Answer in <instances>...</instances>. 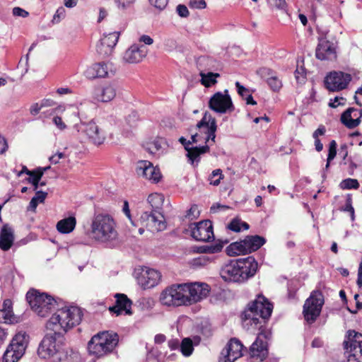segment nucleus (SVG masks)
Instances as JSON below:
<instances>
[{
  "label": "nucleus",
  "instance_id": "nucleus-1",
  "mask_svg": "<svg viewBox=\"0 0 362 362\" xmlns=\"http://www.w3.org/2000/svg\"><path fill=\"white\" fill-rule=\"evenodd\" d=\"M273 303L262 294H259L256 299L250 301L244 310L240 313V318L247 326L254 325L259 332L255 341L250 347V354L252 358H259L261 361L267 359L269 355L268 343L263 340L269 339L272 335L271 332L266 331V324L272 316Z\"/></svg>",
  "mask_w": 362,
  "mask_h": 362
},
{
  "label": "nucleus",
  "instance_id": "nucleus-2",
  "mask_svg": "<svg viewBox=\"0 0 362 362\" xmlns=\"http://www.w3.org/2000/svg\"><path fill=\"white\" fill-rule=\"evenodd\" d=\"M60 315L53 314L46 323V329L52 333L45 335L37 349V354L42 358L51 359L52 362L67 361L72 362L78 358V352L66 347L64 336L59 323Z\"/></svg>",
  "mask_w": 362,
  "mask_h": 362
},
{
  "label": "nucleus",
  "instance_id": "nucleus-3",
  "mask_svg": "<svg viewBox=\"0 0 362 362\" xmlns=\"http://www.w3.org/2000/svg\"><path fill=\"white\" fill-rule=\"evenodd\" d=\"M211 291L206 283L175 284L168 286L160 295V302L167 306L190 305L206 298Z\"/></svg>",
  "mask_w": 362,
  "mask_h": 362
},
{
  "label": "nucleus",
  "instance_id": "nucleus-4",
  "mask_svg": "<svg viewBox=\"0 0 362 362\" xmlns=\"http://www.w3.org/2000/svg\"><path fill=\"white\" fill-rule=\"evenodd\" d=\"M258 271V262L253 256L230 259L220 270L221 278L226 282L245 283Z\"/></svg>",
  "mask_w": 362,
  "mask_h": 362
},
{
  "label": "nucleus",
  "instance_id": "nucleus-5",
  "mask_svg": "<svg viewBox=\"0 0 362 362\" xmlns=\"http://www.w3.org/2000/svg\"><path fill=\"white\" fill-rule=\"evenodd\" d=\"M25 298L31 310L41 317H47L54 310L58 312L59 305L64 303L62 299L33 288L26 293Z\"/></svg>",
  "mask_w": 362,
  "mask_h": 362
},
{
  "label": "nucleus",
  "instance_id": "nucleus-6",
  "mask_svg": "<svg viewBox=\"0 0 362 362\" xmlns=\"http://www.w3.org/2000/svg\"><path fill=\"white\" fill-rule=\"evenodd\" d=\"M91 233L95 240L112 247L118 235L112 216L105 214L95 215L91 223Z\"/></svg>",
  "mask_w": 362,
  "mask_h": 362
},
{
  "label": "nucleus",
  "instance_id": "nucleus-7",
  "mask_svg": "<svg viewBox=\"0 0 362 362\" xmlns=\"http://www.w3.org/2000/svg\"><path fill=\"white\" fill-rule=\"evenodd\" d=\"M317 45L315 49V57L321 61L336 60L337 58V41L334 37L331 40L327 39L329 30L317 28Z\"/></svg>",
  "mask_w": 362,
  "mask_h": 362
},
{
  "label": "nucleus",
  "instance_id": "nucleus-8",
  "mask_svg": "<svg viewBox=\"0 0 362 362\" xmlns=\"http://www.w3.org/2000/svg\"><path fill=\"white\" fill-rule=\"evenodd\" d=\"M29 336L25 332L17 333L11 339L2 356V362H17L25 354Z\"/></svg>",
  "mask_w": 362,
  "mask_h": 362
},
{
  "label": "nucleus",
  "instance_id": "nucleus-9",
  "mask_svg": "<svg viewBox=\"0 0 362 362\" xmlns=\"http://www.w3.org/2000/svg\"><path fill=\"white\" fill-rule=\"evenodd\" d=\"M58 312L61 313L59 323L62 326V331L64 333L79 325L83 316V310L77 306L62 307L58 309ZM54 314L59 315L57 313Z\"/></svg>",
  "mask_w": 362,
  "mask_h": 362
},
{
  "label": "nucleus",
  "instance_id": "nucleus-10",
  "mask_svg": "<svg viewBox=\"0 0 362 362\" xmlns=\"http://www.w3.org/2000/svg\"><path fill=\"white\" fill-rule=\"evenodd\" d=\"M345 354H348V361L357 360L362 355V334L354 329L346 332L343 342Z\"/></svg>",
  "mask_w": 362,
  "mask_h": 362
},
{
  "label": "nucleus",
  "instance_id": "nucleus-11",
  "mask_svg": "<svg viewBox=\"0 0 362 362\" xmlns=\"http://www.w3.org/2000/svg\"><path fill=\"white\" fill-rule=\"evenodd\" d=\"M192 238L203 243H211L215 240L213 222L205 219L189 225Z\"/></svg>",
  "mask_w": 362,
  "mask_h": 362
},
{
  "label": "nucleus",
  "instance_id": "nucleus-12",
  "mask_svg": "<svg viewBox=\"0 0 362 362\" xmlns=\"http://www.w3.org/2000/svg\"><path fill=\"white\" fill-rule=\"evenodd\" d=\"M208 106L211 110L218 114L230 113L235 110L228 89H225L223 93L218 91L213 94L209 100Z\"/></svg>",
  "mask_w": 362,
  "mask_h": 362
},
{
  "label": "nucleus",
  "instance_id": "nucleus-13",
  "mask_svg": "<svg viewBox=\"0 0 362 362\" xmlns=\"http://www.w3.org/2000/svg\"><path fill=\"white\" fill-rule=\"evenodd\" d=\"M351 78L350 74L333 71L325 76V87L331 92L339 91L347 87Z\"/></svg>",
  "mask_w": 362,
  "mask_h": 362
},
{
  "label": "nucleus",
  "instance_id": "nucleus-14",
  "mask_svg": "<svg viewBox=\"0 0 362 362\" xmlns=\"http://www.w3.org/2000/svg\"><path fill=\"white\" fill-rule=\"evenodd\" d=\"M244 348L240 339L235 337L231 338L222 350V357H220L219 362H234L243 356Z\"/></svg>",
  "mask_w": 362,
  "mask_h": 362
},
{
  "label": "nucleus",
  "instance_id": "nucleus-15",
  "mask_svg": "<svg viewBox=\"0 0 362 362\" xmlns=\"http://www.w3.org/2000/svg\"><path fill=\"white\" fill-rule=\"evenodd\" d=\"M136 173L154 184L158 183L163 177L160 168L154 167L151 161L146 160H141L137 163Z\"/></svg>",
  "mask_w": 362,
  "mask_h": 362
},
{
  "label": "nucleus",
  "instance_id": "nucleus-16",
  "mask_svg": "<svg viewBox=\"0 0 362 362\" xmlns=\"http://www.w3.org/2000/svg\"><path fill=\"white\" fill-rule=\"evenodd\" d=\"M138 284L144 289H149L157 286L160 281L161 274L156 269L144 267L136 276Z\"/></svg>",
  "mask_w": 362,
  "mask_h": 362
},
{
  "label": "nucleus",
  "instance_id": "nucleus-17",
  "mask_svg": "<svg viewBox=\"0 0 362 362\" xmlns=\"http://www.w3.org/2000/svg\"><path fill=\"white\" fill-rule=\"evenodd\" d=\"M75 127L78 129V132L84 133L88 139L95 145L102 144L105 139L103 132L93 121L88 123H81L80 125L76 124Z\"/></svg>",
  "mask_w": 362,
  "mask_h": 362
},
{
  "label": "nucleus",
  "instance_id": "nucleus-18",
  "mask_svg": "<svg viewBox=\"0 0 362 362\" xmlns=\"http://www.w3.org/2000/svg\"><path fill=\"white\" fill-rule=\"evenodd\" d=\"M115 298V304L108 308V310L112 315L119 316L123 313L127 315L133 314L132 310V300L124 293H117L114 296Z\"/></svg>",
  "mask_w": 362,
  "mask_h": 362
},
{
  "label": "nucleus",
  "instance_id": "nucleus-19",
  "mask_svg": "<svg viewBox=\"0 0 362 362\" xmlns=\"http://www.w3.org/2000/svg\"><path fill=\"white\" fill-rule=\"evenodd\" d=\"M147 54V48L143 45L133 44L126 50L124 59L128 63H138Z\"/></svg>",
  "mask_w": 362,
  "mask_h": 362
},
{
  "label": "nucleus",
  "instance_id": "nucleus-20",
  "mask_svg": "<svg viewBox=\"0 0 362 362\" xmlns=\"http://www.w3.org/2000/svg\"><path fill=\"white\" fill-rule=\"evenodd\" d=\"M14 244V233L8 224H4L0 230V249L8 251Z\"/></svg>",
  "mask_w": 362,
  "mask_h": 362
},
{
  "label": "nucleus",
  "instance_id": "nucleus-21",
  "mask_svg": "<svg viewBox=\"0 0 362 362\" xmlns=\"http://www.w3.org/2000/svg\"><path fill=\"white\" fill-rule=\"evenodd\" d=\"M88 342H90V344L97 342L106 344V345H117L119 342V335L117 333L112 331H103L93 336Z\"/></svg>",
  "mask_w": 362,
  "mask_h": 362
},
{
  "label": "nucleus",
  "instance_id": "nucleus-22",
  "mask_svg": "<svg viewBox=\"0 0 362 362\" xmlns=\"http://www.w3.org/2000/svg\"><path fill=\"white\" fill-rule=\"evenodd\" d=\"M267 243V239L259 235H247L243 239L247 255L257 251Z\"/></svg>",
  "mask_w": 362,
  "mask_h": 362
},
{
  "label": "nucleus",
  "instance_id": "nucleus-23",
  "mask_svg": "<svg viewBox=\"0 0 362 362\" xmlns=\"http://www.w3.org/2000/svg\"><path fill=\"white\" fill-rule=\"evenodd\" d=\"M117 345H106L103 343L94 342L93 344H90V342L88 343V350L90 355L95 356L99 358L104 356L111 354L115 350Z\"/></svg>",
  "mask_w": 362,
  "mask_h": 362
},
{
  "label": "nucleus",
  "instance_id": "nucleus-24",
  "mask_svg": "<svg viewBox=\"0 0 362 362\" xmlns=\"http://www.w3.org/2000/svg\"><path fill=\"white\" fill-rule=\"evenodd\" d=\"M201 337L199 335L183 338L180 342V351L184 356L189 357L192 354L194 347L199 345Z\"/></svg>",
  "mask_w": 362,
  "mask_h": 362
},
{
  "label": "nucleus",
  "instance_id": "nucleus-25",
  "mask_svg": "<svg viewBox=\"0 0 362 362\" xmlns=\"http://www.w3.org/2000/svg\"><path fill=\"white\" fill-rule=\"evenodd\" d=\"M209 151L210 147L207 144L192 146V148L187 151L186 157L191 165H194L196 163L197 165L201 160L200 156L209 153Z\"/></svg>",
  "mask_w": 362,
  "mask_h": 362
},
{
  "label": "nucleus",
  "instance_id": "nucleus-26",
  "mask_svg": "<svg viewBox=\"0 0 362 362\" xmlns=\"http://www.w3.org/2000/svg\"><path fill=\"white\" fill-rule=\"evenodd\" d=\"M76 225V219L74 216H69L59 221L57 223V230L62 234L71 233Z\"/></svg>",
  "mask_w": 362,
  "mask_h": 362
},
{
  "label": "nucleus",
  "instance_id": "nucleus-27",
  "mask_svg": "<svg viewBox=\"0 0 362 362\" xmlns=\"http://www.w3.org/2000/svg\"><path fill=\"white\" fill-rule=\"evenodd\" d=\"M225 252L229 257L247 255L246 247L243 243V239H240L229 244L226 247Z\"/></svg>",
  "mask_w": 362,
  "mask_h": 362
},
{
  "label": "nucleus",
  "instance_id": "nucleus-28",
  "mask_svg": "<svg viewBox=\"0 0 362 362\" xmlns=\"http://www.w3.org/2000/svg\"><path fill=\"white\" fill-rule=\"evenodd\" d=\"M322 309L313 306L309 304L304 303L303 309V315L304 320L309 325H313L320 315Z\"/></svg>",
  "mask_w": 362,
  "mask_h": 362
},
{
  "label": "nucleus",
  "instance_id": "nucleus-29",
  "mask_svg": "<svg viewBox=\"0 0 362 362\" xmlns=\"http://www.w3.org/2000/svg\"><path fill=\"white\" fill-rule=\"evenodd\" d=\"M86 73L88 78H104L107 76V64L104 62L95 63L87 70Z\"/></svg>",
  "mask_w": 362,
  "mask_h": 362
},
{
  "label": "nucleus",
  "instance_id": "nucleus-30",
  "mask_svg": "<svg viewBox=\"0 0 362 362\" xmlns=\"http://www.w3.org/2000/svg\"><path fill=\"white\" fill-rule=\"evenodd\" d=\"M190 252L197 254H216L221 252V245L214 243L201 246L193 245L190 247Z\"/></svg>",
  "mask_w": 362,
  "mask_h": 362
},
{
  "label": "nucleus",
  "instance_id": "nucleus-31",
  "mask_svg": "<svg viewBox=\"0 0 362 362\" xmlns=\"http://www.w3.org/2000/svg\"><path fill=\"white\" fill-rule=\"evenodd\" d=\"M305 303L322 309L325 304V298L322 292L320 290L313 291L310 293V297L305 301Z\"/></svg>",
  "mask_w": 362,
  "mask_h": 362
},
{
  "label": "nucleus",
  "instance_id": "nucleus-32",
  "mask_svg": "<svg viewBox=\"0 0 362 362\" xmlns=\"http://www.w3.org/2000/svg\"><path fill=\"white\" fill-rule=\"evenodd\" d=\"M250 225L242 221L239 217H235L227 224L226 229L235 233H240L242 230H247Z\"/></svg>",
  "mask_w": 362,
  "mask_h": 362
},
{
  "label": "nucleus",
  "instance_id": "nucleus-33",
  "mask_svg": "<svg viewBox=\"0 0 362 362\" xmlns=\"http://www.w3.org/2000/svg\"><path fill=\"white\" fill-rule=\"evenodd\" d=\"M220 74L214 72L200 73V83L206 88H209L217 83V78L220 77Z\"/></svg>",
  "mask_w": 362,
  "mask_h": 362
},
{
  "label": "nucleus",
  "instance_id": "nucleus-34",
  "mask_svg": "<svg viewBox=\"0 0 362 362\" xmlns=\"http://www.w3.org/2000/svg\"><path fill=\"white\" fill-rule=\"evenodd\" d=\"M196 331L205 338H209L213 334L211 325L208 320H203L199 323L197 325Z\"/></svg>",
  "mask_w": 362,
  "mask_h": 362
},
{
  "label": "nucleus",
  "instance_id": "nucleus-35",
  "mask_svg": "<svg viewBox=\"0 0 362 362\" xmlns=\"http://www.w3.org/2000/svg\"><path fill=\"white\" fill-rule=\"evenodd\" d=\"M116 95V89L112 84L107 85L103 88L101 91V101L104 103L112 100Z\"/></svg>",
  "mask_w": 362,
  "mask_h": 362
},
{
  "label": "nucleus",
  "instance_id": "nucleus-36",
  "mask_svg": "<svg viewBox=\"0 0 362 362\" xmlns=\"http://www.w3.org/2000/svg\"><path fill=\"white\" fill-rule=\"evenodd\" d=\"M119 35L120 32L110 33L108 35H105L104 37L100 40L103 42V44L107 45V47L114 49L118 42Z\"/></svg>",
  "mask_w": 362,
  "mask_h": 362
},
{
  "label": "nucleus",
  "instance_id": "nucleus-37",
  "mask_svg": "<svg viewBox=\"0 0 362 362\" xmlns=\"http://www.w3.org/2000/svg\"><path fill=\"white\" fill-rule=\"evenodd\" d=\"M159 214L163 218V220H159L158 216L152 211L150 219V226H155L156 230L161 231L166 228L167 224L163 215L160 213Z\"/></svg>",
  "mask_w": 362,
  "mask_h": 362
},
{
  "label": "nucleus",
  "instance_id": "nucleus-38",
  "mask_svg": "<svg viewBox=\"0 0 362 362\" xmlns=\"http://www.w3.org/2000/svg\"><path fill=\"white\" fill-rule=\"evenodd\" d=\"M20 322V317L7 313L6 311L0 309V323L16 324Z\"/></svg>",
  "mask_w": 362,
  "mask_h": 362
},
{
  "label": "nucleus",
  "instance_id": "nucleus-39",
  "mask_svg": "<svg viewBox=\"0 0 362 362\" xmlns=\"http://www.w3.org/2000/svg\"><path fill=\"white\" fill-rule=\"evenodd\" d=\"M96 52L101 59H106L112 54L113 49L107 47L100 40L96 45Z\"/></svg>",
  "mask_w": 362,
  "mask_h": 362
},
{
  "label": "nucleus",
  "instance_id": "nucleus-40",
  "mask_svg": "<svg viewBox=\"0 0 362 362\" xmlns=\"http://www.w3.org/2000/svg\"><path fill=\"white\" fill-rule=\"evenodd\" d=\"M339 187L341 189H358L360 184L356 179L346 178L339 183Z\"/></svg>",
  "mask_w": 362,
  "mask_h": 362
},
{
  "label": "nucleus",
  "instance_id": "nucleus-41",
  "mask_svg": "<svg viewBox=\"0 0 362 362\" xmlns=\"http://www.w3.org/2000/svg\"><path fill=\"white\" fill-rule=\"evenodd\" d=\"M217 130V124L216 119H211V124L209 125V128L206 131L207 136L206 138V143L211 141L214 143L215 142L216 139V132Z\"/></svg>",
  "mask_w": 362,
  "mask_h": 362
},
{
  "label": "nucleus",
  "instance_id": "nucleus-42",
  "mask_svg": "<svg viewBox=\"0 0 362 362\" xmlns=\"http://www.w3.org/2000/svg\"><path fill=\"white\" fill-rule=\"evenodd\" d=\"M267 83L274 92H279L282 87L281 81L276 76H271L267 78Z\"/></svg>",
  "mask_w": 362,
  "mask_h": 362
},
{
  "label": "nucleus",
  "instance_id": "nucleus-43",
  "mask_svg": "<svg viewBox=\"0 0 362 362\" xmlns=\"http://www.w3.org/2000/svg\"><path fill=\"white\" fill-rule=\"evenodd\" d=\"M223 178L222 170L221 169H216L212 171L209 177L210 185L218 186L220 184L221 180Z\"/></svg>",
  "mask_w": 362,
  "mask_h": 362
},
{
  "label": "nucleus",
  "instance_id": "nucleus-44",
  "mask_svg": "<svg viewBox=\"0 0 362 362\" xmlns=\"http://www.w3.org/2000/svg\"><path fill=\"white\" fill-rule=\"evenodd\" d=\"M267 4L272 8L283 11H286L288 8L286 0H267Z\"/></svg>",
  "mask_w": 362,
  "mask_h": 362
},
{
  "label": "nucleus",
  "instance_id": "nucleus-45",
  "mask_svg": "<svg viewBox=\"0 0 362 362\" xmlns=\"http://www.w3.org/2000/svg\"><path fill=\"white\" fill-rule=\"evenodd\" d=\"M215 119L211 116V115L208 112L206 111L204 113L203 117L200 121H199L197 124V128L201 129L202 127H206L209 128V125L211 124V119Z\"/></svg>",
  "mask_w": 362,
  "mask_h": 362
},
{
  "label": "nucleus",
  "instance_id": "nucleus-46",
  "mask_svg": "<svg viewBox=\"0 0 362 362\" xmlns=\"http://www.w3.org/2000/svg\"><path fill=\"white\" fill-rule=\"evenodd\" d=\"M359 115H361L360 110H358ZM361 115H359L358 117L356 119H353L352 117H351V119H346L344 121V122H341L343 125H344L346 128L349 129H353L358 127L361 122Z\"/></svg>",
  "mask_w": 362,
  "mask_h": 362
},
{
  "label": "nucleus",
  "instance_id": "nucleus-47",
  "mask_svg": "<svg viewBox=\"0 0 362 362\" xmlns=\"http://www.w3.org/2000/svg\"><path fill=\"white\" fill-rule=\"evenodd\" d=\"M294 74L298 83L304 84L305 83L306 69L304 66H301L300 69L297 68Z\"/></svg>",
  "mask_w": 362,
  "mask_h": 362
},
{
  "label": "nucleus",
  "instance_id": "nucleus-48",
  "mask_svg": "<svg viewBox=\"0 0 362 362\" xmlns=\"http://www.w3.org/2000/svg\"><path fill=\"white\" fill-rule=\"evenodd\" d=\"M139 121V114L136 111H132L127 117L126 122L127 124L132 128H135L137 126Z\"/></svg>",
  "mask_w": 362,
  "mask_h": 362
},
{
  "label": "nucleus",
  "instance_id": "nucleus-49",
  "mask_svg": "<svg viewBox=\"0 0 362 362\" xmlns=\"http://www.w3.org/2000/svg\"><path fill=\"white\" fill-rule=\"evenodd\" d=\"M211 259L209 257L201 256L197 258H194L192 261V264L194 267H200L206 265Z\"/></svg>",
  "mask_w": 362,
  "mask_h": 362
},
{
  "label": "nucleus",
  "instance_id": "nucleus-50",
  "mask_svg": "<svg viewBox=\"0 0 362 362\" xmlns=\"http://www.w3.org/2000/svg\"><path fill=\"white\" fill-rule=\"evenodd\" d=\"M287 291V297L288 299L293 300L296 298V293L298 291V288L293 282H288Z\"/></svg>",
  "mask_w": 362,
  "mask_h": 362
},
{
  "label": "nucleus",
  "instance_id": "nucleus-51",
  "mask_svg": "<svg viewBox=\"0 0 362 362\" xmlns=\"http://www.w3.org/2000/svg\"><path fill=\"white\" fill-rule=\"evenodd\" d=\"M346 98L343 97L336 96L333 99H330L328 105L331 108H337L338 106L344 105Z\"/></svg>",
  "mask_w": 362,
  "mask_h": 362
},
{
  "label": "nucleus",
  "instance_id": "nucleus-52",
  "mask_svg": "<svg viewBox=\"0 0 362 362\" xmlns=\"http://www.w3.org/2000/svg\"><path fill=\"white\" fill-rule=\"evenodd\" d=\"M354 208L352 205V195L351 194H347L346 196V202L344 206L340 208V211L344 212H351L354 211Z\"/></svg>",
  "mask_w": 362,
  "mask_h": 362
},
{
  "label": "nucleus",
  "instance_id": "nucleus-53",
  "mask_svg": "<svg viewBox=\"0 0 362 362\" xmlns=\"http://www.w3.org/2000/svg\"><path fill=\"white\" fill-rule=\"evenodd\" d=\"M122 211L126 215V216L129 218V220L130 221L131 223L134 226H137L136 222L134 220H133V218H132V214H131V211H130V209H129V202L127 200H124V202H123Z\"/></svg>",
  "mask_w": 362,
  "mask_h": 362
},
{
  "label": "nucleus",
  "instance_id": "nucleus-54",
  "mask_svg": "<svg viewBox=\"0 0 362 362\" xmlns=\"http://www.w3.org/2000/svg\"><path fill=\"white\" fill-rule=\"evenodd\" d=\"M136 0H115V3L119 9L125 10L135 3Z\"/></svg>",
  "mask_w": 362,
  "mask_h": 362
},
{
  "label": "nucleus",
  "instance_id": "nucleus-55",
  "mask_svg": "<svg viewBox=\"0 0 362 362\" xmlns=\"http://www.w3.org/2000/svg\"><path fill=\"white\" fill-rule=\"evenodd\" d=\"M257 73L262 78H265L266 81L267 78L270 77L271 76H274V71L272 69L267 67L259 68L257 71Z\"/></svg>",
  "mask_w": 362,
  "mask_h": 362
},
{
  "label": "nucleus",
  "instance_id": "nucleus-56",
  "mask_svg": "<svg viewBox=\"0 0 362 362\" xmlns=\"http://www.w3.org/2000/svg\"><path fill=\"white\" fill-rule=\"evenodd\" d=\"M189 6L191 8L204 9L206 7V3L205 0H190Z\"/></svg>",
  "mask_w": 362,
  "mask_h": 362
},
{
  "label": "nucleus",
  "instance_id": "nucleus-57",
  "mask_svg": "<svg viewBox=\"0 0 362 362\" xmlns=\"http://www.w3.org/2000/svg\"><path fill=\"white\" fill-rule=\"evenodd\" d=\"M150 4L157 9L162 11L168 5V0H148Z\"/></svg>",
  "mask_w": 362,
  "mask_h": 362
},
{
  "label": "nucleus",
  "instance_id": "nucleus-58",
  "mask_svg": "<svg viewBox=\"0 0 362 362\" xmlns=\"http://www.w3.org/2000/svg\"><path fill=\"white\" fill-rule=\"evenodd\" d=\"M235 85L238 95L243 99L247 94H250V90L242 85L240 82L236 81Z\"/></svg>",
  "mask_w": 362,
  "mask_h": 362
},
{
  "label": "nucleus",
  "instance_id": "nucleus-59",
  "mask_svg": "<svg viewBox=\"0 0 362 362\" xmlns=\"http://www.w3.org/2000/svg\"><path fill=\"white\" fill-rule=\"evenodd\" d=\"M65 17V9L61 6L59 7L55 14L53 16V18L52 20V22L53 23H58L60 22L62 18H64Z\"/></svg>",
  "mask_w": 362,
  "mask_h": 362
},
{
  "label": "nucleus",
  "instance_id": "nucleus-60",
  "mask_svg": "<svg viewBox=\"0 0 362 362\" xmlns=\"http://www.w3.org/2000/svg\"><path fill=\"white\" fill-rule=\"evenodd\" d=\"M176 12L181 18H187L189 15L187 7L184 4H178L176 7Z\"/></svg>",
  "mask_w": 362,
  "mask_h": 362
},
{
  "label": "nucleus",
  "instance_id": "nucleus-61",
  "mask_svg": "<svg viewBox=\"0 0 362 362\" xmlns=\"http://www.w3.org/2000/svg\"><path fill=\"white\" fill-rule=\"evenodd\" d=\"M1 310L6 311L7 313L11 315H14L13 312L12 300L9 298L5 299L3 302L2 308H1Z\"/></svg>",
  "mask_w": 362,
  "mask_h": 362
},
{
  "label": "nucleus",
  "instance_id": "nucleus-62",
  "mask_svg": "<svg viewBox=\"0 0 362 362\" xmlns=\"http://www.w3.org/2000/svg\"><path fill=\"white\" fill-rule=\"evenodd\" d=\"M357 110H358L355 107H348L346 110H344L341 114L340 122H344V121L346 120V119H351V114L354 112L357 111Z\"/></svg>",
  "mask_w": 362,
  "mask_h": 362
},
{
  "label": "nucleus",
  "instance_id": "nucleus-63",
  "mask_svg": "<svg viewBox=\"0 0 362 362\" xmlns=\"http://www.w3.org/2000/svg\"><path fill=\"white\" fill-rule=\"evenodd\" d=\"M152 211H144L140 216V222L146 227L150 226V219Z\"/></svg>",
  "mask_w": 362,
  "mask_h": 362
},
{
  "label": "nucleus",
  "instance_id": "nucleus-64",
  "mask_svg": "<svg viewBox=\"0 0 362 362\" xmlns=\"http://www.w3.org/2000/svg\"><path fill=\"white\" fill-rule=\"evenodd\" d=\"M12 13L13 16L22 18H26L29 16V13L21 7H14Z\"/></svg>",
  "mask_w": 362,
  "mask_h": 362
}]
</instances>
